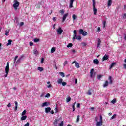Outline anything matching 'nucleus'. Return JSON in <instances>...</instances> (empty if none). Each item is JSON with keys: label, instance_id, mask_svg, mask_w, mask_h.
Listing matches in <instances>:
<instances>
[{"label": "nucleus", "instance_id": "61", "mask_svg": "<svg viewBox=\"0 0 126 126\" xmlns=\"http://www.w3.org/2000/svg\"><path fill=\"white\" fill-rule=\"evenodd\" d=\"M53 21H56L57 20V18H56V17H53Z\"/></svg>", "mask_w": 126, "mask_h": 126}, {"label": "nucleus", "instance_id": "37", "mask_svg": "<svg viewBox=\"0 0 126 126\" xmlns=\"http://www.w3.org/2000/svg\"><path fill=\"white\" fill-rule=\"evenodd\" d=\"M87 94H88V95H91L92 94L91 90H88V92L87 93Z\"/></svg>", "mask_w": 126, "mask_h": 126}, {"label": "nucleus", "instance_id": "51", "mask_svg": "<svg viewBox=\"0 0 126 126\" xmlns=\"http://www.w3.org/2000/svg\"><path fill=\"white\" fill-rule=\"evenodd\" d=\"M99 122H103V117H102V115L100 116V121Z\"/></svg>", "mask_w": 126, "mask_h": 126}, {"label": "nucleus", "instance_id": "56", "mask_svg": "<svg viewBox=\"0 0 126 126\" xmlns=\"http://www.w3.org/2000/svg\"><path fill=\"white\" fill-rule=\"evenodd\" d=\"M10 107H11V104H10V103H9L7 105V107L10 108Z\"/></svg>", "mask_w": 126, "mask_h": 126}, {"label": "nucleus", "instance_id": "12", "mask_svg": "<svg viewBox=\"0 0 126 126\" xmlns=\"http://www.w3.org/2000/svg\"><path fill=\"white\" fill-rule=\"evenodd\" d=\"M62 83H63V79L62 78L58 79V80H57L58 84H62Z\"/></svg>", "mask_w": 126, "mask_h": 126}, {"label": "nucleus", "instance_id": "54", "mask_svg": "<svg viewBox=\"0 0 126 126\" xmlns=\"http://www.w3.org/2000/svg\"><path fill=\"white\" fill-rule=\"evenodd\" d=\"M24 25V23L22 22L20 23V26H23Z\"/></svg>", "mask_w": 126, "mask_h": 126}, {"label": "nucleus", "instance_id": "48", "mask_svg": "<svg viewBox=\"0 0 126 126\" xmlns=\"http://www.w3.org/2000/svg\"><path fill=\"white\" fill-rule=\"evenodd\" d=\"M81 45H82L83 47H86L87 44H86V43L85 42H82L81 43Z\"/></svg>", "mask_w": 126, "mask_h": 126}, {"label": "nucleus", "instance_id": "57", "mask_svg": "<svg viewBox=\"0 0 126 126\" xmlns=\"http://www.w3.org/2000/svg\"><path fill=\"white\" fill-rule=\"evenodd\" d=\"M123 68H124V69H126V64H123Z\"/></svg>", "mask_w": 126, "mask_h": 126}, {"label": "nucleus", "instance_id": "10", "mask_svg": "<svg viewBox=\"0 0 126 126\" xmlns=\"http://www.w3.org/2000/svg\"><path fill=\"white\" fill-rule=\"evenodd\" d=\"M49 105H50V102H45L42 104V107H46V106H49Z\"/></svg>", "mask_w": 126, "mask_h": 126}, {"label": "nucleus", "instance_id": "46", "mask_svg": "<svg viewBox=\"0 0 126 126\" xmlns=\"http://www.w3.org/2000/svg\"><path fill=\"white\" fill-rule=\"evenodd\" d=\"M123 19H126V13H124L122 16Z\"/></svg>", "mask_w": 126, "mask_h": 126}, {"label": "nucleus", "instance_id": "19", "mask_svg": "<svg viewBox=\"0 0 126 126\" xmlns=\"http://www.w3.org/2000/svg\"><path fill=\"white\" fill-rule=\"evenodd\" d=\"M94 71V69H91V71L90 72V76L91 77H93V72Z\"/></svg>", "mask_w": 126, "mask_h": 126}, {"label": "nucleus", "instance_id": "60", "mask_svg": "<svg viewBox=\"0 0 126 126\" xmlns=\"http://www.w3.org/2000/svg\"><path fill=\"white\" fill-rule=\"evenodd\" d=\"M77 108H80V103H77Z\"/></svg>", "mask_w": 126, "mask_h": 126}, {"label": "nucleus", "instance_id": "32", "mask_svg": "<svg viewBox=\"0 0 126 126\" xmlns=\"http://www.w3.org/2000/svg\"><path fill=\"white\" fill-rule=\"evenodd\" d=\"M38 53L39 52H38V51H37V49H36L35 50V49H34L33 53L34 55H38Z\"/></svg>", "mask_w": 126, "mask_h": 126}, {"label": "nucleus", "instance_id": "53", "mask_svg": "<svg viewBox=\"0 0 126 126\" xmlns=\"http://www.w3.org/2000/svg\"><path fill=\"white\" fill-rule=\"evenodd\" d=\"M116 101V99H113V100H112L111 102L112 103V104H115Z\"/></svg>", "mask_w": 126, "mask_h": 126}, {"label": "nucleus", "instance_id": "8", "mask_svg": "<svg viewBox=\"0 0 126 126\" xmlns=\"http://www.w3.org/2000/svg\"><path fill=\"white\" fill-rule=\"evenodd\" d=\"M109 59V55L105 54L103 58H102V61H107V60H108Z\"/></svg>", "mask_w": 126, "mask_h": 126}, {"label": "nucleus", "instance_id": "35", "mask_svg": "<svg viewBox=\"0 0 126 126\" xmlns=\"http://www.w3.org/2000/svg\"><path fill=\"white\" fill-rule=\"evenodd\" d=\"M73 46V44L72 43H69L68 45L67 46V48H71Z\"/></svg>", "mask_w": 126, "mask_h": 126}, {"label": "nucleus", "instance_id": "5", "mask_svg": "<svg viewBox=\"0 0 126 126\" xmlns=\"http://www.w3.org/2000/svg\"><path fill=\"white\" fill-rule=\"evenodd\" d=\"M68 15H69L68 13H66L63 16L62 18V22H64V21H65V20L66 19V17L68 16Z\"/></svg>", "mask_w": 126, "mask_h": 126}, {"label": "nucleus", "instance_id": "62", "mask_svg": "<svg viewBox=\"0 0 126 126\" xmlns=\"http://www.w3.org/2000/svg\"><path fill=\"white\" fill-rule=\"evenodd\" d=\"M124 40L125 41H126V33L124 34Z\"/></svg>", "mask_w": 126, "mask_h": 126}, {"label": "nucleus", "instance_id": "31", "mask_svg": "<svg viewBox=\"0 0 126 126\" xmlns=\"http://www.w3.org/2000/svg\"><path fill=\"white\" fill-rule=\"evenodd\" d=\"M62 86H65L67 83L66 82H62L61 83Z\"/></svg>", "mask_w": 126, "mask_h": 126}, {"label": "nucleus", "instance_id": "17", "mask_svg": "<svg viewBox=\"0 0 126 126\" xmlns=\"http://www.w3.org/2000/svg\"><path fill=\"white\" fill-rule=\"evenodd\" d=\"M18 103L17 101H15V108H14V111L15 112H16V111H17V107H18Z\"/></svg>", "mask_w": 126, "mask_h": 126}, {"label": "nucleus", "instance_id": "1", "mask_svg": "<svg viewBox=\"0 0 126 126\" xmlns=\"http://www.w3.org/2000/svg\"><path fill=\"white\" fill-rule=\"evenodd\" d=\"M93 1V11L94 15H97V12L98 10L96 8V1L95 0H92Z\"/></svg>", "mask_w": 126, "mask_h": 126}, {"label": "nucleus", "instance_id": "25", "mask_svg": "<svg viewBox=\"0 0 126 126\" xmlns=\"http://www.w3.org/2000/svg\"><path fill=\"white\" fill-rule=\"evenodd\" d=\"M37 70L40 72H42V71H43V70H44V68L41 67H38L37 68Z\"/></svg>", "mask_w": 126, "mask_h": 126}, {"label": "nucleus", "instance_id": "15", "mask_svg": "<svg viewBox=\"0 0 126 126\" xmlns=\"http://www.w3.org/2000/svg\"><path fill=\"white\" fill-rule=\"evenodd\" d=\"M102 125H103V122L99 121V122H97L96 123V126H102Z\"/></svg>", "mask_w": 126, "mask_h": 126}, {"label": "nucleus", "instance_id": "47", "mask_svg": "<svg viewBox=\"0 0 126 126\" xmlns=\"http://www.w3.org/2000/svg\"><path fill=\"white\" fill-rule=\"evenodd\" d=\"M106 21H103V28H105V27H106Z\"/></svg>", "mask_w": 126, "mask_h": 126}, {"label": "nucleus", "instance_id": "23", "mask_svg": "<svg viewBox=\"0 0 126 126\" xmlns=\"http://www.w3.org/2000/svg\"><path fill=\"white\" fill-rule=\"evenodd\" d=\"M75 104H76V102H75L72 105L73 112L75 111Z\"/></svg>", "mask_w": 126, "mask_h": 126}, {"label": "nucleus", "instance_id": "39", "mask_svg": "<svg viewBox=\"0 0 126 126\" xmlns=\"http://www.w3.org/2000/svg\"><path fill=\"white\" fill-rule=\"evenodd\" d=\"M80 116L79 115H77V119H76V123H78V122H79V118H80Z\"/></svg>", "mask_w": 126, "mask_h": 126}, {"label": "nucleus", "instance_id": "41", "mask_svg": "<svg viewBox=\"0 0 126 126\" xmlns=\"http://www.w3.org/2000/svg\"><path fill=\"white\" fill-rule=\"evenodd\" d=\"M39 41H40V39H38V38H35L34 39V41L35 42V43H37L38 42H39Z\"/></svg>", "mask_w": 126, "mask_h": 126}, {"label": "nucleus", "instance_id": "59", "mask_svg": "<svg viewBox=\"0 0 126 126\" xmlns=\"http://www.w3.org/2000/svg\"><path fill=\"white\" fill-rule=\"evenodd\" d=\"M24 126H29V123L27 122L26 124H25Z\"/></svg>", "mask_w": 126, "mask_h": 126}, {"label": "nucleus", "instance_id": "13", "mask_svg": "<svg viewBox=\"0 0 126 126\" xmlns=\"http://www.w3.org/2000/svg\"><path fill=\"white\" fill-rule=\"evenodd\" d=\"M49 112H51V107H47L45 108V112L48 114Z\"/></svg>", "mask_w": 126, "mask_h": 126}, {"label": "nucleus", "instance_id": "58", "mask_svg": "<svg viewBox=\"0 0 126 126\" xmlns=\"http://www.w3.org/2000/svg\"><path fill=\"white\" fill-rule=\"evenodd\" d=\"M44 60H45V59H44V58H42L41 59V63H44Z\"/></svg>", "mask_w": 126, "mask_h": 126}, {"label": "nucleus", "instance_id": "50", "mask_svg": "<svg viewBox=\"0 0 126 126\" xmlns=\"http://www.w3.org/2000/svg\"><path fill=\"white\" fill-rule=\"evenodd\" d=\"M21 61V58H19L18 60L17 61L16 63H20V61Z\"/></svg>", "mask_w": 126, "mask_h": 126}, {"label": "nucleus", "instance_id": "40", "mask_svg": "<svg viewBox=\"0 0 126 126\" xmlns=\"http://www.w3.org/2000/svg\"><path fill=\"white\" fill-rule=\"evenodd\" d=\"M26 114V110H24L22 113V116H24Z\"/></svg>", "mask_w": 126, "mask_h": 126}, {"label": "nucleus", "instance_id": "63", "mask_svg": "<svg viewBox=\"0 0 126 126\" xmlns=\"http://www.w3.org/2000/svg\"><path fill=\"white\" fill-rule=\"evenodd\" d=\"M108 79H109L110 81V80H112V76H110L109 77Z\"/></svg>", "mask_w": 126, "mask_h": 126}, {"label": "nucleus", "instance_id": "36", "mask_svg": "<svg viewBox=\"0 0 126 126\" xmlns=\"http://www.w3.org/2000/svg\"><path fill=\"white\" fill-rule=\"evenodd\" d=\"M72 18H73V20H75V19H76V18H77L76 15L73 14L72 16Z\"/></svg>", "mask_w": 126, "mask_h": 126}, {"label": "nucleus", "instance_id": "4", "mask_svg": "<svg viewBox=\"0 0 126 126\" xmlns=\"http://www.w3.org/2000/svg\"><path fill=\"white\" fill-rule=\"evenodd\" d=\"M57 31V34L58 35H61L62 34V33H63V31L62 29V28H61V27H59V28L58 29Z\"/></svg>", "mask_w": 126, "mask_h": 126}, {"label": "nucleus", "instance_id": "42", "mask_svg": "<svg viewBox=\"0 0 126 126\" xmlns=\"http://www.w3.org/2000/svg\"><path fill=\"white\" fill-rule=\"evenodd\" d=\"M63 126V121H61V123L59 124V126Z\"/></svg>", "mask_w": 126, "mask_h": 126}, {"label": "nucleus", "instance_id": "22", "mask_svg": "<svg viewBox=\"0 0 126 126\" xmlns=\"http://www.w3.org/2000/svg\"><path fill=\"white\" fill-rule=\"evenodd\" d=\"M5 72L7 74H8V72H9V67H5Z\"/></svg>", "mask_w": 126, "mask_h": 126}, {"label": "nucleus", "instance_id": "29", "mask_svg": "<svg viewBox=\"0 0 126 126\" xmlns=\"http://www.w3.org/2000/svg\"><path fill=\"white\" fill-rule=\"evenodd\" d=\"M55 51H56V48L55 47H52L51 48V53H55Z\"/></svg>", "mask_w": 126, "mask_h": 126}, {"label": "nucleus", "instance_id": "55", "mask_svg": "<svg viewBox=\"0 0 126 126\" xmlns=\"http://www.w3.org/2000/svg\"><path fill=\"white\" fill-rule=\"evenodd\" d=\"M90 110H91V111H94L95 110V108L94 107H90Z\"/></svg>", "mask_w": 126, "mask_h": 126}, {"label": "nucleus", "instance_id": "44", "mask_svg": "<svg viewBox=\"0 0 126 126\" xmlns=\"http://www.w3.org/2000/svg\"><path fill=\"white\" fill-rule=\"evenodd\" d=\"M102 77H103V75H98L97 76V79H101Z\"/></svg>", "mask_w": 126, "mask_h": 126}, {"label": "nucleus", "instance_id": "43", "mask_svg": "<svg viewBox=\"0 0 126 126\" xmlns=\"http://www.w3.org/2000/svg\"><path fill=\"white\" fill-rule=\"evenodd\" d=\"M55 113L56 114V113L58 112V107L56 106V107L54 109Z\"/></svg>", "mask_w": 126, "mask_h": 126}, {"label": "nucleus", "instance_id": "18", "mask_svg": "<svg viewBox=\"0 0 126 126\" xmlns=\"http://www.w3.org/2000/svg\"><path fill=\"white\" fill-rule=\"evenodd\" d=\"M27 118V116L26 115H23L21 118V121H24Z\"/></svg>", "mask_w": 126, "mask_h": 126}, {"label": "nucleus", "instance_id": "7", "mask_svg": "<svg viewBox=\"0 0 126 126\" xmlns=\"http://www.w3.org/2000/svg\"><path fill=\"white\" fill-rule=\"evenodd\" d=\"M99 63H100V62L99 61V60L98 59H94L93 60V63H94V64H96L97 65H98V64H99Z\"/></svg>", "mask_w": 126, "mask_h": 126}, {"label": "nucleus", "instance_id": "33", "mask_svg": "<svg viewBox=\"0 0 126 126\" xmlns=\"http://www.w3.org/2000/svg\"><path fill=\"white\" fill-rule=\"evenodd\" d=\"M8 34H9V30H6V31H5L6 36H8Z\"/></svg>", "mask_w": 126, "mask_h": 126}, {"label": "nucleus", "instance_id": "34", "mask_svg": "<svg viewBox=\"0 0 126 126\" xmlns=\"http://www.w3.org/2000/svg\"><path fill=\"white\" fill-rule=\"evenodd\" d=\"M51 97V94L50 93H47L45 96V98H50Z\"/></svg>", "mask_w": 126, "mask_h": 126}, {"label": "nucleus", "instance_id": "6", "mask_svg": "<svg viewBox=\"0 0 126 126\" xmlns=\"http://www.w3.org/2000/svg\"><path fill=\"white\" fill-rule=\"evenodd\" d=\"M59 122H60V119H55L53 122V125L54 126H58V124H59Z\"/></svg>", "mask_w": 126, "mask_h": 126}, {"label": "nucleus", "instance_id": "52", "mask_svg": "<svg viewBox=\"0 0 126 126\" xmlns=\"http://www.w3.org/2000/svg\"><path fill=\"white\" fill-rule=\"evenodd\" d=\"M29 44H30V46H33V45H34V43H33V42L32 41H30Z\"/></svg>", "mask_w": 126, "mask_h": 126}, {"label": "nucleus", "instance_id": "2", "mask_svg": "<svg viewBox=\"0 0 126 126\" xmlns=\"http://www.w3.org/2000/svg\"><path fill=\"white\" fill-rule=\"evenodd\" d=\"M14 3L13 4V7H14V10H17V8H18V6H19V2L17 1V0H15L14 1Z\"/></svg>", "mask_w": 126, "mask_h": 126}, {"label": "nucleus", "instance_id": "14", "mask_svg": "<svg viewBox=\"0 0 126 126\" xmlns=\"http://www.w3.org/2000/svg\"><path fill=\"white\" fill-rule=\"evenodd\" d=\"M116 63H112V64L110 66L109 69H112V68H113V67H114L115 66V64Z\"/></svg>", "mask_w": 126, "mask_h": 126}, {"label": "nucleus", "instance_id": "16", "mask_svg": "<svg viewBox=\"0 0 126 126\" xmlns=\"http://www.w3.org/2000/svg\"><path fill=\"white\" fill-rule=\"evenodd\" d=\"M75 39H76V30H74L73 40H75Z\"/></svg>", "mask_w": 126, "mask_h": 126}, {"label": "nucleus", "instance_id": "64", "mask_svg": "<svg viewBox=\"0 0 126 126\" xmlns=\"http://www.w3.org/2000/svg\"><path fill=\"white\" fill-rule=\"evenodd\" d=\"M67 63H68L67 61H65V62H64V65H65V64H67Z\"/></svg>", "mask_w": 126, "mask_h": 126}, {"label": "nucleus", "instance_id": "3", "mask_svg": "<svg viewBox=\"0 0 126 126\" xmlns=\"http://www.w3.org/2000/svg\"><path fill=\"white\" fill-rule=\"evenodd\" d=\"M79 34L83 36H87V32L84 31L83 29L79 30Z\"/></svg>", "mask_w": 126, "mask_h": 126}, {"label": "nucleus", "instance_id": "49", "mask_svg": "<svg viewBox=\"0 0 126 126\" xmlns=\"http://www.w3.org/2000/svg\"><path fill=\"white\" fill-rule=\"evenodd\" d=\"M44 95H45V93L44 92L42 93L40 95L41 98H43V97H44Z\"/></svg>", "mask_w": 126, "mask_h": 126}, {"label": "nucleus", "instance_id": "30", "mask_svg": "<svg viewBox=\"0 0 126 126\" xmlns=\"http://www.w3.org/2000/svg\"><path fill=\"white\" fill-rule=\"evenodd\" d=\"M70 101H71V98H70V97H69L66 98L67 103H68L69 102H70Z\"/></svg>", "mask_w": 126, "mask_h": 126}, {"label": "nucleus", "instance_id": "38", "mask_svg": "<svg viewBox=\"0 0 126 126\" xmlns=\"http://www.w3.org/2000/svg\"><path fill=\"white\" fill-rule=\"evenodd\" d=\"M77 40H81V36H77L76 35V38Z\"/></svg>", "mask_w": 126, "mask_h": 126}, {"label": "nucleus", "instance_id": "21", "mask_svg": "<svg viewBox=\"0 0 126 126\" xmlns=\"http://www.w3.org/2000/svg\"><path fill=\"white\" fill-rule=\"evenodd\" d=\"M101 43H102V42L101 41V39L98 38V43H97V48H99L100 45H101Z\"/></svg>", "mask_w": 126, "mask_h": 126}, {"label": "nucleus", "instance_id": "28", "mask_svg": "<svg viewBox=\"0 0 126 126\" xmlns=\"http://www.w3.org/2000/svg\"><path fill=\"white\" fill-rule=\"evenodd\" d=\"M116 117H117V114H114V115L111 117V118H110V120H113V119L116 118Z\"/></svg>", "mask_w": 126, "mask_h": 126}, {"label": "nucleus", "instance_id": "9", "mask_svg": "<svg viewBox=\"0 0 126 126\" xmlns=\"http://www.w3.org/2000/svg\"><path fill=\"white\" fill-rule=\"evenodd\" d=\"M74 0H70V5H69L70 8H72V7H73V2H74Z\"/></svg>", "mask_w": 126, "mask_h": 126}, {"label": "nucleus", "instance_id": "24", "mask_svg": "<svg viewBox=\"0 0 126 126\" xmlns=\"http://www.w3.org/2000/svg\"><path fill=\"white\" fill-rule=\"evenodd\" d=\"M75 65L77 68H79V67H80V66H79V63L78 62L75 63Z\"/></svg>", "mask_w": 126, "mask_h": 126}, {"label": "nucleus", "instance_id": "45", "mask_svg": "<svg viewBox=\"0 0 126 126\" xmlns=\"http://www.w3.org/2000/svg\"><path fill=\"white\" fill-rule=\"evenodd\" d=\"M59 13H61V14H63V13H64V11H63V10H60Z\"/></svg>", "mask_w": 126, "mask_h": 126}, {"label": "nucleus", "instance_id": "27", "mask_svg": "<svg viewBox=\"0 0 126 126\" xmlns=\"http://www.w3.org/2000/svg\"><path fill=\"white\" fill-rule=\"evenodd\" d=\"M59 74L61 76H62V77H64L65 76V75H64V73L63 72H59Z\"/></svg>", "mask_w": 126, "mask_h": 126}, {"label": "nucleus", "instance_id": "20", "mask_svg": "<svg viewBox=\"0 0 126 126\" xmlns=\"http://www.w3.org/2000/svg\"><path fill=\"white\" fill-rule=\"evenodd\" d=\"M108 85H109V82L108 81H106L103 86V87H107Z\"/></svg>", "mask_w": 126, "mask_h": 126}, {"label": "nucleus", "instance_id": "11", "mask_svg": "<svg viewBox=\"0 0 126 126\" xmlns=\"http://www.w3.org/2000/svg\"><path fill=\"white\" fill-rule=\"evenodd\" d=\"M113 2V1L112 0H108L107 2V5L108 7H110L112 5V3Z\"/></svg>", "mask_w": 126, "mask_h": 126}, {"label": "nucleus", "instance_id": "26", "mask_svg": "<svg viewBox=\"0 0 126 126\" xmlns=\"http://www.w3.org/2000/svg\"><path fill=\"white\" fill-rule=\"evenodd\" d=\"M11 43H12V40H9L8 41V43H7V46H9V45H11Z\"/></svg>", "mask_w": 126, "mask_h": 126}]
</instances>
